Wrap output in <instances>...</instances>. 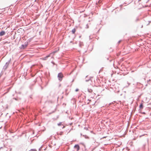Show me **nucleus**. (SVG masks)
<instances>
[{
	"mask_svg": "<svg viewBox=\"0 0 151 151\" xmlns=\"http://www.w3.org/2000/svg\"><path fill=\"white\" fill-rule=\"evenodd\" d=\"M78 91H79V89H78V88H76V89L75 90V91H76V92Z\"/></svg>",
	"mask_w": 151,
	"mask_h": 151,
	"instance_id": "nucleus-22",
	"label": "nucleus"
},
{
	"mask_svg": "<svg viewBox=\"0 0 151 151\" xmlns=\"http://www.w3.org/2000/svg\"><path fill=\"white\" fill-rule=\"evenodd\" d=\"M11 59L10 58V60L6 63L5 65L3 66V70L5 71L8 68L11 61Z\"/></svg>",
	"mask_w": 151,
	"mask_h": 151,
	"instance_id": "nucleus-1",
	"label": "nucleus"
},
{
	"mask_svg": "<svg viewBox=\"0 0 151 151\" xmlns=\"http://www.w3.org/2000/svg\"><path fill=\"white\" fill-rule=\"evenodd\" d=\"M107 60H109V58H107Z\"/></svg>",
	"mask_w": 151,
	"mask_h": 151,
	"instance_id": "nucleus-37",
	"label": "nucleus"
},
{
	"mask_svg": "<svg viewBox=\"0 0 151 151\" xmlns=\"http://www.w3.org/2000/svg\"><path fill=\"white\" fill-rule=\"evenodd\" d=\"M71 124H72V123H71L70 124V125H71Z\"/></svg>",
	"mask_w": 151,
	"mask_h": 151,
	"instance_id": "nucleus-43",
	"label": "nucleus"
},
{
	"mask_svg": "<svg viewBox=\"0 0 151 151\" xmlns=\"http://www.w3.org/2000/svg\"><path fill=\"white\" fill-rule=\"evenodd\" d=\"M88 91L89 93H91L92 91V90L91 89L88 88Z\"/></svg>",
	"mask_w": 151,
	"mask_h": 151,
	"instance_id": "nucleus-13",
	"label": "nucleus"
},
{
	"mask_svg": "<svg viewBox=\"0 0 151 151\" xmlns=\"http://www.w3.org/2000/svg\"><path fill=\"white\" fill-rule=\"evenodd\" d=\"M41 89L42 90L43 89V87H42V86H41Z\"/></svg>",
	"mask_w": 151,
	"mask_h": 151,
	"instance_id": "nucleus-28",
	"label": "nucleus"
},
{
	"mask_svg": "<svg viewBox=\"0 0 151 151\" xmlns=\"http://www.w3.org/2000/svg\"><path fill=\"white\" fill-rule=\"evenodd\" d=\"M28 45V42H24V44H22L21 46L20 47V48L21 49H24L26 48Z\"/></svg>",
	"mask_w": 151,
	"mask_h": 151,
	"instance_id": "nucleus-3",
	"label": "nucleus"
},
{
	"mask_svg": "<svg viewBox=\"0 0 151 151\" xmlns=\"http://www.w3.org/2000/svg\"><path fill=\"white\" fill-rule=\"evenodd\" d=\"M84 129H86V130H88V128L87 127H85L84 128Z\"/></svg>",
	"mask_w": 151,
	"mask_h": 151,
	"instance_id": "nucleus-20",
	"label": "nucleus"
},
{
	"mask_svg": "<svg viewBox=\"0 0 151 151\" xmlns=\"http://www.w3.org/2000/svg\"><path fill=\"white\" fill-rule=\"evenodd\" d=\"M74 147L77 149V151H78L80 149V147L79 145L76 144L74 146Z\"/></svg>",
	"mask_w": 151,
	"mask_h": 151,
	"instance_id": "nucleus-4",
	"label": "nucleus"
},
{
	"mask_svg": "<svg viewBox=\"0 0 151 151\" xmlns=\"http://www.w3.org/2000/svg\"><path fill=\"white\" fill-rule=\"evenodd\" d=\"M1 40V39H0V41Z\"/></svg>",
	"mask_w": 151,
	"mask_h": 151,
	"instance_id": "nucleus-48",
	"label": "nucleus"
},
{
	"mask_svg": "<svg viewBox=\"0 0 151 151\" xmlns=\"http://www.w3.org/2000/svg\"><path fill=\"white\" fill-rule=\"evenodd\" d=\"M45 149H46V148H45V149H44V150H45Z\"/></svg>",
	"mask_w": 151,
	"mask_h": 151,
	"instance_id": "nucleus-39",
	"label": "nucleus"
},
{
	"mask_svg": "<svg viewBox=\"0 0 151 151\" xmlns=\"http://www.w3.org/2000/svg\"><path fill=\"white\" fill-rule=\"evenodd\" d=\"M50 57V56L49 55H47L46 56H45V57H44V58H43V60H47V58Z\"/></svg>",
	"mask_w": 151,
	"mask_h": 151,
	"instance_id": "nucleus-9",
	"label": "nucleus"
},
{
	"mask_svg": "<svg viewBox=\"0 0 151 151\" xmlns=\"http://www.w3.org/2000/svg\"><path fill=\"white\" fill-rule=\"evenodd\" d=\"M34 76H32V77H34Z\"/></svg>",
	"mask_w": 151,
	"mask_h": 151,
	"instance_id": "nucleus-47",
	"label": "nucleus"
},
{
	"mask_svg": "<svg viewBox=\"0 0 151 151\" xmlns=\"http://www.w3.org/2000/svg\"><path fill=\"white\" fill-rule=\"evenodd\" d=\"M143 108V105L142 103H141L139 106V108L140 109H142Z\"/></svg>",
	"mask_w": 151,
	"mask_h": 151,
	"instance_id": "nucleus-7",
	"label": "nucleus"
},
{
	"mask_svg": "<svg viewBox=\"0 0 151 151\" xmlns=\"http://www.w3.org/2000/svg\"><path fill=\"white\" fill-rule=\"evenodd\" d=\"M43 146V145H42L41 147L39 148V151H40L42 149V147Z\"/></svg>",
	"mask_w": 151,
	"mask_h": 151,
	"instance_id": "nucleus-17",
	"label": "nucleus"
},
{
	"mask_svg": "<svg viewBox=\"0 0 151 151\" xmlns=\"http://www.w3.org/2000/svg\"><path fill=\"white\" fill-rule=\"evenodd\" d=\"M61 123H62L61 122H59V123L58 124V125L59 126H60L61 125Z\"/></svg>",
	"mask_w": 151,
	"mask_h": 151,
	"instance_id": "nucleus-18",
	"label": "nucleus"
},
{
	"mask_svg": "<svg viewBox=\"0 0 151 151\" xmlns=\"http://www.w3.org/2000/svg\"><path fill=\"white\" fill-rule=\"evenodd\" d=\"M82 136L83 137H84L85 139H89V137L87 135H82Z\"/></svg>",
	"mask_w": 151,
	"mask_h": 151,
	"instance_id": "nucleus-8",
	"label": "nucleus"
},
{
	"mask_svg": "<svg viewBox=\"0 0 151 151\" xmlns=\"http://www.w3.org/2000/svg\"><path fill=\"white\" fill-rule=\"evenodd\" d=\"M139 20V19L138 18H137L135 20V21H136V22H137V21H138Z\"/></svg>",
	"mask_w": 151,
	"mask_h": 151,
	"instance_id": "nucleus-21",
	"label": "nucleus"
},
{
	"mask_svg": "<svg viewBox=\"0 0 151 151\" xmlns=\"http://www.w3.org/2000/svg\"><path fill=\"white\" fill-rule=\"evenodd\" d=\"M127 83L128 84V86H126V87H127L129 86V85L130 84V83H128V82H127Z\"/></svg>",
	"mask_w": 151,
	"mask_h": 151,
	"instance_id": "nucleus-25",
	"label": "nucleus"
},
{
	"mask_svg": "<svg viewBox=\"0 0 151 151\" xmlns=\"http://www.w3.org/2000/svg\"><path fill=\"white\" fill-rule=\"evenodd\" d=\"M139 110H139V112H140V111H139Z\"/></svg>",
	"mask_w": 151,
	"mask_h": 151,
	"instance_id": "nucleus-42",
	"label": "nucleus"
},
{
	"mask_svg": "<svg viewBox=\"0 0 151 151\" xmlns=\"http://www.w3.org/2000/svg\"><path fill=\"white\" fill-rule=\"evenodd\" d=\"M80 134H81V136H82V135H83L82 134V133H81Z\"/></svg>",
	"mask_w": 151,
	"mask_h": 151,
	"instance_id": "nucleus-31",
	"label": "nucleus"
},
{
	"mask_svg": "<svg viewBox=\"0 0 151 151\" xmlns=\"http://www.w3.org/2000/svg\"><path fill=\"white\" fill-rule=\"evenodd\" d=\"M141 113L142 114H146V113L145 112H141Z\"/></svg>",
	"mask_w": 151,
	"mask_h": 151,
	"instance_id": "nucleus-24",
	"label": "nucleus"
},
{
	"mask_svg": "<svg viewBox=\"0 0 151 151\" xmlns=\"http://www.w3.org/2000/svg\"><path fill=\"white\" fill-rule=\"evenodd\" d=\"M149 0H147V2H146V3H147V2L149 1Z\"/></svg>",
	"mask_w": 151,
	"mask_h": 151,
	"instance_id": "nucleus-35",
	"label": "nucleus"
},
{
	"mask_svg": "<svg viewBox=\"0 0 151 151\" xmlns=\"http://www.w3.org/2000/svg\"><path fill=\"white\" fill-rule=\"evenodd\" d=\"M121 41H122L121 40H120L118 42V44H119L120 43V42H121Z\"/></svg>",
	"mask_w": 151,
	"mask_h": 151,
	"instance_id": "nucleus-23",
	"label": "nucleus"
},
{
	"mask_svg": "<svg viewBox=\"0 0 151 151\" xmlns=\"http://www.w3.org/2000/svg\"><path fill=\"white\" fill-rule=\"evenodd\" d=\"M120 6H122V5H120Z\"/></svg>",
	"mask_w": 151,
	"mask_h": 151,
	"instance_id": "nucleus-41",
	"label": "nucleus"
},
{
	"mask_svg": "<svg viewBox=\"0 0 151 151\" xmlns=\"http://www.w3.org/2000/svg\"><path fill=\"white\" fill-rule=\"evenodd\" d=\"M65 126H63V127L62 128H63H63H65Z\"/></svg>",
	"mask_w": 151,
	"mask_h": 151,
	"instance_id": "nucleus-26",
	"label": "nucleus"
},
{
	"mask_svg": "<svg viewBox=\"0 0 151 151\" xmlns=\"http://www.w3.org/2000/svg\"><path fill=\"white\" fill-rule=\"evenodd\" d=\"M76 32V29L75 28L73 29L71 31L72 33L73 34H75Z\"/></svg>",
	"mask_w": 151,
	"mask_h": 151,
	"instance_id": "nucleus-6",
	"label": "nucleus"
},
{
	"mask_svg": "<svg viewBox=\"0 0 151 151\" xmlns=\"http://www.w3.org/2000/svg\"><path fill=\"white\" fill-rule=\"evenodd\" d=\"M149 23H148V24H147V25H149V24L150 23V22H151V21H149Z\"/></svg>",
	"mask_w": 151,
	"mask_h": 151,
	"instance_id": "nucleus-30",
	"label": "nucleus"
},
{
	"mask_svg": "<svg viewBox=\"0 0 151 151\" xmlns=\"http://www.w3.org/2000/svg\"><path fill=\"white\" fill-rule=\"evenodd\" d=\"M143 27V26L142 25V26H141V27Z\"/></svg>",
	"mask_w": 151,
	"mask_h": 151,
	"instance_id": "nucleus-40",
	"label": "nucleus"
},
{
	"mask_svg": "<svg viewBox=\"0 0 151 151\" xmlns=\"http://www.w3.org/2000/svg\"><path fill=\"white\" fill-rule=\"evenodd\" d=\"M93 78V77H90L88 79L86 80V82H88L89 81L91 80V78Z\"/></svg>",
	"mask_w": 151,
	"mask_h": 151,
	"instance_id": "nucleus-11",
	"label": "nucleus"
},
{
	"mask_svg": "<svg viewBox=\"0 0 151 151\" xmlns=\"http://www.w3.org/2000/svg\"><path fill=\"white\" fill-rule=\"evenodd\" d=\"M81 37V36H79V38H80Z\"/></svg>",
	"mask_w": 151,
	"mask_h": 151,
	"instance_id": "nucleus-32",
	"label": "nucleus"
},
{
	"mask_svg": "<svg viewBox=\"0 0 151 151\" xmlns=\"http://www.w3.org/2000/svg\"><path fill=\"white\" fill-rule=\"evenodd\" d=\"M56 52V51H55L54 52V53L55 52Z\"/></svg>",
	"mask_w": 151,
	"mask_h": 151,
	"instance_id": "nucleus-44",
	"label": "nucleus"
},
{
	"mask_svg": "<svg viewBox=\"0 0 151 151\" xmlns=\"http://www.w3.org/2000/svg\"><path fill=\"white\" fill-rule=\"evenodd\" d=\"M87 76H86V78H87Z\"/></svg>",
	"mask_w": 151,
	"mask_h": 151,
	"instance_id": "nucleus-36",
	"label": "nucleus"
},
{
	"mask_svg": "<svg viewBox=\"0 0 151 151\" xmlns=\"http://www.w3.org/2000/svg\"><path fill=\"white\" fill-rule=\"evenodd\" d=\"M29 151H37V150L35 149H32Z\"/></svg>",
	"mask_w": 151,
	"mask_h": 151,
	"instance_id": "nucleus-14",
	"label": "nucleus"
},
{
	"mask_svg": "<svg viewBox=\"0 0 151 151\" xmlns=\"http://www.w3.org/2000/svg\"><path fill=\"white\" fill-rule=\"evenodd\" d=\"M83 45V43L82 42H80L79 44V47H81Z\"/></svg>",
	"mask_w": 151,
	"mask_h": 151,
	"instance_id": "nucleus-10",
	"label": "nucleus"
},
{
	"mask_svg": "<svg viewBox=\"0 0 151 151\" xmlns=\"http://www.w3.org/2000/svg\"><path fill=\"white\" fill-rule=\"evenodd\" d=\"M73 42L72 41H71L70 42V43H72Z\"/></svg>",
	"mask_w": 151,
	"mask_h": 151,
	"instance_id": "nucleus-33",
	"label": "nucleus"
},
{
	"mask_svg": "<svg viewBox=\"0 0 151 151\" xmlns=\"http://www.w3.org/2000/svg\"><path fill=\"white\" fill-rule=\"evenodd\" d=\"M34 81L35 82L34 83V84H31V86H30V89H31V86H33L34 85V84L36 83V82L35 81Z\"/></svg>",
	"mask_w": 151,
	"mask_h": 151,
	"instance_id": "nucleus-16",
	"label": "nucleus"
},
{
	"mask_svg": "<svg viewBox=\"0 0 151 151\" xmlns=\"http://www.w3.org/2000/svg\"><path fill=\"white\" fill-rule=\"evenodd\" d=\"M146 144H144L142 146V148L144 150L145 149V147L146 146Z\"/></svg>",
	"mask_w": 151,
	"mask_h": 151,
	"instance_id": "nucleus-15",
	"label": "nucleus"
},
{
	"mask_svg": "<svg viewBox=\"0 0 151 151\" xmlns=\"http://www.w3.org/2000/svg\"><path fill=\"white\" fill-rule=\"evenodd\" d=\"M1 76V74H0V77Z\"/></svg>",
	"mask_w": 151,
	"mask_h": 151,
	"instance_id": "nucleus-38",
	"label": "nucleus"
},
{
	"mask_svg": "<svg viewBox=\"0 0 151 151\" xmlns=\"http://www.w3.org/2000/svg\"><path fill=\"white\" fill-rule=\"evenodd\" d=\"M150 81V80L149 79V80L148 81H148Z\"/></svg>",
	"mask_w": 151,
	"mask_h": 151,
	"instance_id": "nucleus-34",
	"label": "nucleus"
},
{
	"mask_svg": "<svg viewBox=\"0 0 151 151\" xmlns=\"http://www.w3.org/2000/svg\"><path fill=\"white\" fill-rule=\"evenodd\" d=\"M49 147H50V145H49Z\"/></svg>",
	"mask_w": 151,
	"mask_h": 151,
	"instance_id": "nucleus-46",
	"label": "nucleus"
},
{
	"mask_svg": "<svg viewBox=\"0 0 151 151\" xmlns=\"http://www.w3.org/2000/svg\"><path fill=\"white\" fill-rule=\"evenodd\" d=\"M86 26H87V28H88V24H87Z\"/></svg>",
	"mask_w": 151,
	"mask_h": 151,
	"instance_id": "nucleus-29",
	"label": "nucleus"
},
{
	"mask_svg": "<svg viewBox=\"0 0 151 151\" xmlns=\"http://www.w3.org/2000/svg\"><path fill=\"white\" fill-rule=\"evenodd\" d=\"M63 75L61 72H60L58 73V78L59 80L60 81H62L63 78Z\"/></svg>",
	"mask_w": 151,
	"mask_h": 151,
	"instance_id": "nucleus-2",
	"label": "nucleus"
},
{
	"mask_svg": "<svg viewBox=\"0 0 151 151\" xmlns=\"http://www.w3.org/2000/svg\"><path fill=\"white\" fill-rule=\"evenodd\" d=\"M13 99L16 100V101H17L18 100V99L16 98H14Z\"/></svg>",
	"mask_w": 151,
	"mask_h": 151,
	"instance_id": "nucleus-19",
	"label": "nucleus"
},
{
	"mask_svg": "<svg viewBox=\"0 0 151 151\" xmlns=\"http://www.w3.org/2000/svg\"><path fill=\"white\" fill-rule=\"evenodd\" d=\"M111 60H110V62H111Z\"/></svg>",
	"mask_w": 151,
	"mask_h": 151,
	"instance_id": "nucleus-45",
	"label": "nucleus"
},
{
	"mask_svg": "<svg viewBox=\"0 0 151 151\" xmlns=\"http://www.w3.org/2000/svg\"><path fill=\"white\" fill-rule=\"evenodd\" d=\"M5 32L4 30H2L0 32V36H2L5 34Z\"/></svg>",
	"mask_w": 151,
	"mask_h": 151,
	"instance_id": "nucleus-5",
	"label": "nucleus"
},
{
	"mask_svg": "<svg viewBox=\"0 0 151 151\" xmlns=\"http://www.w3.org/2000/svg\"><path fill=\"white\" fill-rule=\"evenodd\" d=\"M3 148V147H0V150L2 149V148Z\"/></svg>",
	"mask_w": 151,
	"mask_h": 151,
	"instance_id": "nucleus-27",
	"label": "nucleus"
},
{
	"mask_svg": "<svg viewBox=\"0 0 151 151\" xmlns=\"http://www.w3.org/2000/svg\"><path fill=\"white\" fill-rule=\"evenodd\" d=\"M63 132H60L59 133L57 132V134L58 135H61L63 134Z\"/></svg>",
	"mask_w": 151,
	"mask_h": 151,
	"instance_id": "nucleus-12",
	"label": "nucleus"
}]
</instances>
